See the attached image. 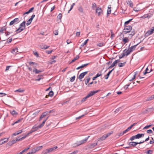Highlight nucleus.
<instances>
[{
    "label": "nucleus",
    "mask_w": 154,
    "mask_h": 154,
    "mask_svg": "<svg viewBox=\"0 0 154 154\" xmlns=\"http://www.w3.org/2000/svg\"><path fill=\"white\" fill-rule=\"evenodd\" d=\"M133 49H128L127 50L126 49L123 51L122 53L120 54L119 55V57L120 59L122 58L124 56H127L129 55L131 52L132 51Z\"/></svg>",
    "instance_id": "nucleus-1"
},
{
    "label": "nucleus",
    "mask_w": 154,
    "mask_h": 154,
    "mask_svg": "<svg viewBox=\"0 0 154 154\" xmlns=\"http://www.w3.org/2000/svg\"><path fill=\"white\" fill-rule=\"evenodd\" d=\"M25 24L26 22L24 21L20 24L19 28L15 31L16 33L20 32L25 29L26 27Z\"/></svg>",
    "instance_id": "nucleus-2"
},
{
    "label": "nucleus",
    "mask_w": 154,
    "mask_h": 154,
    "mask_svg": "<svg viewBox=\"0 0 154 154\" xmlns=\"http://www.w3.org/2000/svg\"><path fill=\"white\" fill-rule=\"evenodd\" d=\"M100 91V90H97L95 91H91L84 98H83L81 100V102H84L89 97H90L94 95L95 94L97 93L98 92Z\"/></svg>",
    "instance_id": "nucleus-3"
},
{
    "label": "nucleus",
    "mask_w": 154,
    "mask_h": 154,
    "mask_svg": "<svg viewBox=\"0 0 154 154\" xmlns=\"http://www.w3.org/2000/svg\"><path fill=\"white\" fill-rule=\"evenodd\" d=\"M39 128H40L38 127V126H36V125H35L34 126L32 127V129L30 130L29 132L24 136V138H26L30 134L36 131Z\"/></svg>",
    "instance_id": "nucleus-4"
},
{
    "label": "nucleus",
    "mask_w": 154,
    "mask_h": 154,
    "mask_svg": "<svg viewBox=\"0 0 154 154\" xmlns=\"http://www.w3.org/2000/svg\"><path fill=\"white\" fill-rule=\"evenodd\" d=\"M57 148V146L53 147L50 148L46 149L44 150L42 152L43 154H47V153L51 152L55 150V149Z\"/></svg>",
    "instance_id": "nucleus-5"
},
{
    "label": "nucleus",
    "mask_w": 154,
    "mask_h": 154,
    "mask_svg": "<svg viewBox=\"0 0 154 154\" xmlns=\"http://www.w3.org/2000/svg\"><path fill=\"white\" fill-rule=\"evenodd\" d=\"M132 29V27L131 26H124V29H123L122 32H125L126 33H129Z\"/></svg>",
    "instance_id": "nucleus-6"
},
{
    "label": "nucleus",
    "mask_w": 154,
    "mask_h": 154,
    "mask_svg": "<svg viewBox=\"0 0 154 154\" xmlns=\"http://www.w3.org/2000/svg\"><path fill=\"white\" fill-rule=\"evenodd\" d=\"M20 22L19 19L18 18L14 19L13 20L11 21L9 25L10 26L14 24H17Z\"/></svg>",
    "instance_id": "nucleus-7"
},
{
    "label": "nucleus",
    "mask_w": 154,
    "mask_h": 154,
    "mask_svg": "<svg viewBox=\"0 0 154 154\" xmlns=\"http://www.w3.org/2000/svg\"><path fill=\"white\" fill-rule=\"evenodd\" d=\"M89 137L90 136H88V137L86 138L85 139L79 141L78 142V146L81 145L85 143Z\"/></svg>",
    "instance_id": "nucleus-8"
},
{
    "label": "nucleus",
    "mask_w": 154,
    "mask_h": 154,
    "mask_svg": "<svg viewBox=\"0 0 154 154\" xmlns=\"http://www.w3.org/2000/svg\"><path fill=\"white\" fill-rule=\"evenodd\" d=\"M113 132L112 131L111 132L107 133L106 134L103 135L100 138V139L102 140H104L105 139L109 136L111 134H112Z\"/></svg>",
    "instance_id": "nucleus-9"
},
{
    "label": "nucleus",
    "mask_w": 154,
    "mask_h": 154,
    "mask_svg": "<svg viewBox=\"0 0 154 154\" xmlns=\"http://www.w3.org/2000/svg\"><path fill=\"white\" fill-rule=\"evenodd\" d=\"M35 16V15L34 14H33L31 16L30 19H29V20L27 22V23H26V25L27 26H28L31 24Z\"/></svg>",
    "instance_id": "nucleus-10"
},
{
    "label": "nucleus",
    "mask_w": 154,
    "mask_h": 154,
    "mask_svg": "<svg viewBox=\"0 0 154 154\" xmlns=\"http://www.w3.org/2000/svg\"><path fill=\"white\" fill-rule=\"evenodd\" d=\"M96 13H98V16H100L102 14L103 11L101 8L99 7H98L96 8Z\"/></svg>",
    "instance_id": "nucleus-11"
},
{
    "label": "nucleus",
    "mask_w": 154,
    "mask_h": 154,
    "mask_svg": "<svg viewBox=\"0 0 154 154\" xmlns=\"http://www.w3.org/2000/svg\"><path fill=\"white\" fill-rule=\"evenodd\" d=\"M11 52L13 54H18L19 53H21L22 51H18V49H12V50L11 51Z\"/></svg>",
    "instance_id": "nucleus-12"
},
{
    "label": "nucleus",
    "mask_w": 154,
    "mask_h": 154,
    "mask_svg": "<svg viewBox=\"0 0 154 154\" xmlns=\"http://www.w3.org/2000/svg\"><path fill=\"white\" fill-rule=\"evenodd\" d=\"M88 71H86L81 73L79 76V79H82L84 77V76L88 73Z\"/></svg>",
    "instance_id": "nucleus-13"
},
{
    "label": "nucleus",
    "mask_w": 154,
    "mask_h": 154,
    "mask_svg": "<svg viewBox=\"0 0 154 154\" xmlns=\"http://www.w3.org/2000/svg\"><path fill=\"white\" fill-rule=\"evenodd\" d=\"M24 136L23 137H22L20 138V139H16L15 140H12L11 141V142H12V143L13 144L15 143L17 141H20V140H22L24 139H25V138H24Z\"/></svg>",
    "instance_id": "nucleus-14"
},
{
    "label": "nucleus",
    "mask_w": 154,
    "mask_h": 154,
    "mask_svg": "<svg viewBox=\"0 0 154 154\" xmlns=\"http://www.w3.org/2000/svg\"><path fill=\"white\" fill-rule=\"evenodd\" d=\"M47 116H48V115L46 112H43L40 118L39 119V121H41L43 118H45Z\"/></svg>",
    "instance_id": "nucleus-15"
},
{
    "label": "nucleus",
    "mask_w": 154,
    "mask_h": 154,
    "mask_svg": "<svg viewBox=\"0 0 154 154\" xmlns=\"http://www.w3.org/2000/svg\"><path fill=\"white\" fill-rule=\"evenodd\" d=\"M49 117V116H48L47 118L45 119L42 122V123L40 125H38V127L40 128H42L44 125V124H45V122L48 119V117Z\"/></svg>",
    "instance_id": "nucleus-16"
},
{
    "label": "nucleus",
    "mask_w": 154,
    "mask_h": 154,
    "mask_svg": "<svg viewBox=\"0 0 154 154\" xmlns=\"http://www.w3.org/2000/svg\"><path fill=\"white\" fill-rule=\"evenodd\" d=\"M126 63V61L124 62L123 63L119 62L118 64V66L120 67H123L125 66V64Z\"/></svg>",
    "instance_id": "nucleus-17"
},
{
    "label": "nucleus",
    "mask_w": 154,
    "mask_h": 154,
    "mask_svg": "<svg viewBox=\"0 0 154 154\" xmlns=\"http://www.w3.org/2000/svg\"><path fill=\"white\" fill-rule=\"evenodd\" d=\"M138 143L136 142H131L129 143L128 144L130 146H135L137 144H138Z\"/></svg>",
    "instance_id": "nucleus-18"
},
{
    "label": "nucleus",
    "mask_w": 154,
    "mask_h": 154,
    "mask_svg": "<svg viewBox=\"0 0 154 154\" xmlns=\"http://www.w3.org/2000/svg\"><path fill=\"white\" fill-rule=\"evenodd\" d=\"M114 70V68L112 70H111V71H109L108 73L105 76V79H108L110 74H111V73L112 72V71Z\"/></svg>",
    "instance_id": "nucleus-19"
},
{
    "label": "nucleus",
    "mask_w": 154,
    "mask_h": 154,
    "mask_svg": "<svg viewBox=\"0 0 154 154\" xmlns=\"http://www.w3.org/2000/svg\"><path fill=\"white\" fill-rule=\"evenodd\" d=\"M10 113L13 116H16L18 114L17 112L16 111L14 110H13V111H10Z\"/></svg>",
    "instance_id": "nucleus-20"
},
{
    "label": "nucleus",
    "mask_w": 154,
    "mask_h": 154,
    "mask_svg": "<svg viewBox=\"0 0 154 154\" xmlns=\"http://www.w3.org/2000/svg\"><path fill=\"white\" fill-rule=\"evenodd\" d=\"M127 3L132 8L133 7V5L131 0H128V1L127 2Z\"/></svg>",
    "instance_id": "nucleus-21"
},
{
    "label": "nucleus",
    "mask_w": 154,
    "mask_h": 154,
    "mask_svg": "<svg viewBox=\"0 0 154 154\" xmlns=\"http://www.w3.org/2000/svg\"><path fill=\"white\" fill-rule=\"evenodd\" d=\"M144 136V134H138L136 135H135L136 139H139L141 138L142 137H143Z\"/></svg>",
    "instance_id": "nucleus-22"
},
{
    "label": "nucleus",
    "mask_w": 154,
    "mask_h": 154,
    "mask_svg": "<svg viewBox=\"0 0 154 154\" xmlns=\"http://www.w3.org/2000/svg\"><path fill=\"white\" fill-rule=\"evenodd\" d=\"M42 70H38L36 68H35L33 70V72H34L35 74L39 73L40 72H42Z\"/></svg>",
    "instance_id": "nucleus-23"
},
{
    "label": "nucleus",
    "mask_w": 154,
    "mask_h": 154,
    "mask_svg": "<svg viewBox=\"0 0 154 154\" xmlns=\"http://www.w3.org/2000/svg\"><path fill=\"white\" fill-rule=\"evenodd\" d=\"M43 75H38V76L37 77V79H35L36 81H39L41 79H43Z\"/></svg>",
    "instance_id": "nucleus-24"
},
{
    "label": "nucleus",
    "mask_w": 154,
    "mask_h": 154,
    "mask_svg": "<svg viewBox=\"0 0 154 154\" xmlns=\"http://www.w3.org/2000/svg\"><path fill=\"white\" fill-rule=\"evenodd\" d=\"M128 41L129 39L127 37H125L122 39V41L125 44L128 42Z\"/></svg>",
    "instance_id": "nucleus-25"
},
{
    "label": "nucleus",
    "mask_w": 154,
    "mask_h": 154,
    "mask_svg": "<svg viewBox=\"0 0 154 154\" xmlns=\"http://www.w3.org/2000/svg\"><path fill=\"white\" fill-rule=\"evenodd\" d=\"M137 45H138V44L137 45H134L133 46H131V47H130V44H128V46L126 47V48H135Z\"/></svg>",
    "instance_id": "nucleus-26"
},
{
    "label": "nucleus",
    "mask_w": 154,
    "mask_h": 154,
    "mask_svg": "<svg viewBox=\"0 0 154 154\" xmlns=\"http://www.w3.org/2000/svg\"><path fill=\"white\" fill-rule=\"evenodd\" d=\"M135 31L133 30H132L131 32V33L129 34V36L131 38L133 36H134L135 33Z\"/></svg>",
    "instance_id": "nucleus-27"
},
{
    "label": "nucleus",
    "mask_w": 154,
    "mask_h": 154,
    "mask_svg": "<svg viewBox=\"0 0 154 154\" xmlns=\"http://www.w3.org/2000/svg\"><path fill=\"white\" fill-rule=\"evenodd\" d=\"M120 61H121V60H120L119 59V60H115L113 62V63H112V64H113V65L115 66L116 65V64L119 62H120Z\"/></svg>",
    "instance_id": "nucleus-28"
},
{
    "label": "nucleus",
    "mask_w": 154,
    "mask_h": 154,
    "mask_svg": "<svg viewBox=\"0 0 154 154\" xmlns=\"http://www.w3.org/2000/svg\"><path fill=\"white\" fill-rule=\"evenodd\" d=\"M149 66L146 69H145V72L143 74L144 75H145L146 74V73H149L150 72H151L152 71V69H151L149 71V72H148V71L149 70V69H148V67H149Z\"/></svg>",
    "instance_id": "nucleus-29"
},
{
    "label": "nucleus",
    "mask_w": 154,
    "mask_h": 154,
    "mask_svg": "<svg viewBox=\"0 0 154 154\" xmlns=\"http://www.w3.org/2000/svg\"><path fill=\"white\" fill-rule=\"evenodd\" d=\"M151 34H152V33L150 32V31L149 30L148 31H147L145 34V37H147L149 35Z\"/></svg>",
    "instance_id": "nucleus-30"
},
{
    "label": "nucleus",
    "mask_w": 154,
    "mask_h": 154,
    "mask_svg": "<svg viewBox=\"0 0 154 154\" xmlns=\"http://www.w3.org/2000/svg\"><path fill=\"white\" fill-rule=\"evenodd\" d=\"M4 140H6V141H2V144H3L5 143L8 142V138H5L3 139H2L0 140V141H3Z\"/></svg>",
    "instance_id": "nucleus-31"
},
{
    "label": "nucleus",
    "mask_w": 154,
    "mask_h": 154,
    "mask_svg": "<svg viewBox=\"0 0 154 154\" xmlns=\"http://www.w3.org/2000/svg\"><path fill=\"white\" fill-rule=\"evenodd\" d=\"M88 64H89L88 63H87V64H85L82 65L81 66H80L79 67H78V69H80L81 68H83V67H85L86 66H87Z\"/></svg>",
    "instance_id": "nucleus-32"
},
{
    "label": "nucleus",
    "mask_w": 154,
    "mask_h": 154,
    "mask_svg": "<svg viewBox=\"0 0 154 154\" xmlns=\"http://www.w3.org/2000/svg\"><path fill=\"white\" fill-rule=\"evenodd\" d=\"M133 19H130L128 20L125 22V23L124 24V26H127L126 25L129 24V23Z\"/></svg>",
    "instance_id": "nucleus-33"
},
{
    "label": "nucleus",
    "mask_w": 154,
    "mask_h": 154,
    "mask_svg": "<svg viewBox=\"0 0 154 154\" xmlns=\"http://www.w3.org/2000/svg\"><path fill=\"white\" fill-rule=\"evenodd\" d=\"M105 45V44L104 43H99L97 44V45L100 47H101Z\"/></svg>",
    "instance_id": "nucleus-34"
},
{
    "label": "nucleus",
    "mask_w": 154,
    "mask_h": 154,
    "mask_svg": "<svg viewBox=\"0 0 154 154\" xmlns=\"http://www.w3.org/2000/svg\"><path fill=\"white\" fill-rule=\"evenodd\" d=\"M108 9L107 11V14H111V7H108Z\"/></svg>",
    "instance_id": "nucleus-35"
},
{
    "label": "nucleus",
    "mask_w": 154,
    "mask_h": 154,
    "mask_svg": "<svg viewBox=\"0 0 154 154\" xmlns=\"http://www.w3.org/2000/svg\"><path fill=\"white\" fill-rule=\"evenodd\" d=\"M90 78L88 77L86 79V80H85V84L86 85H87L88 83V82L90 81Z\"/></svg>",
    "instance_id": "nucleus-36"
},
{
    "label": "nucleus",
    "mask_w": 154,
    "mask_h": 154,
    "mask_svg": "<svg viewBox=\"0 0 154 154\" xmlns=\"http://www.w3.org/2000/svg\"><path fill=\"white\" fill-rule=\"evenodd\" d=\"M88 39H87L81 45V46L82 47L84 45H85L88 42Z\"/></svg>",
    "instance_id": "nucleus-37"
},
{
    "label": "nucleus",
    "mask_w": 154,
    "mask_h": 154,
    "mask_svg": "<svg viewBox=\"0 0 154 154\" xmlns=\"http://www.w3.org/2000/svg\"><path fill=\"white\" fill-rule=\"evenodd\" d=\"M47 115H48L49 114V113L51 112H54V110H50L48 111H47L45 112Z\"/></svg>",
    "instance_id": "nucleus-38"
},
{
    "label": "nucleus",
    "mask_w": 154,
    "mask_h": 154,
    "mask_svg": "<svg viewBox=\"0 0 154 154\" xmlns=\"http://www.w3.org/2000/svg\"><path fill=\"white\" fill-rule=\"evenodd\" d=\"M131 129L129 127H128L126 130H125L124 131H123V132L124 133V134L127 132L128 131H129V130H130Z\"/></svg>",
    "instance_id": "nucleus-39"
},
{
    "label": "nucleus",
    "mask_w": 154,
    "mask_h": 154,
    "mask_svg": "<svg viewBox=\"0 0 154 154\" xmlns=\"http://www.w3.org/2000/svg\"><path fill=\"white\" fill-rule=\"evenodd\" d=\"M102 72H99L98 73L97 75H96V77H98L100 76L101 75H102Z\"/></svg>",
    "instance_id": "nucleus-40"
},
{
    "label": "nucleus",
    "mask_w": 154,
    "mask_h": 154,
    "mask_svg": "<svg viewBox=\"0 0 154 154\" xmlns=\"http://www.w3.org/2000/svg\"><path fill=\"white\" fill-rule=\"evenodd\" d=\"M28 63H29V65H32V66H34V65H37V64L36 63H35V62H29Z\"/></svg>",
    "instance_id": "nucleus-41"
},
{
    "label": "nucleus",
    "mask_w": 154,
    "mask_h": 154,
    "mask_svg": "<svg viewBox=\"0 0 154 154\" xmlns=\"http://www.w3.org/2000/svg\"><path fill=\"white\" fill-rule=\"evenodd\" d=\"M54 94V92L52 91H51L48 93V95L51 97H52Z\"/></svg>",
    "instance_id": "nucleus-42"
},
{
    "label": "nucleus",
    "mask_w": 154,
    "mask_h": 154,
    "mask_svg": "<svg viewBox=\"0 0 154 154\" xmlns=\"http://www.w3.org/2000/svg\"><path fill=\"white\" fill-rule=\"evenodd\" d=\"M62 14L61 13H60L58 15V16L57 17V18L58 19L60 20H61V19L62 18Z\"/></svg>",
    "instance_id": "nucleus-43"
},
{
    "label": "nucleus",
    "mask_w": 154,
    "mask_h": 154,
    "mask_svg": "<svg viewBox=\"0 0 154 154\" xmlns=\"http://www.w3.org/2000/svg\"><path fill=\"white\" fill-rule=\"evenodd\" d=\"M56 62V61L54 60H50L49 61V63L50 64H52Z\"/></svg>",
    "instance_id": "nucleus-44"
},
{
    "label": "nucleus",
    "mask_w": 154,
    "mask_h": 154,
    "mask_svg": "<svg viewBox=\"0 0 154 154\" xmlns=\"http://www.w3.org/2000/svg\"><path fill=\"white\" fill-rule=\"evenodd\" d=\"M96 5L95 3L92 4V8L93 9H95V8H96Z\"/></svg>",
    "instance_id": "nucleus-45"
},
{
    "label": "nucleus",
    "mask_w": 154,
    "mask_h": 154,
    "mask_svg": "<svg viewBox=\"0 0 154 154\" xmlns=\"http://www.w3.org/2000/svg\"><path fill=\"white\" fill-rule=\"evenodd\" d=\"M24 91V90H22L20 88H19L15 91V92L18 91L20 92H23Z\"/></svg>",
    "instance_id": "nucleus-46"
},
{
    "label": "nucleus",
    "mask_w": 154,
    "mask_h": 154,
    "mask_svg": "<svg viewBox=\"0 0 154 154\" xmlns=\"http://www.w3.org/2000/svg\"><path fill=\"white\" fill-rule=\"evenodd\" d=\"M75 76H73V77H72L70 78V81L71 82H73L74 81L75 79Z\"/></svg>",
    "instance_id": "nucleus-47"
},
{
    "label": "nucleus",
    "mask_w": 154,
    "mask_h": 154,
    "mask_svg": "<svg viewBox=\"0 0 154 154\" xmlns=\"http://www.w3.org/2000/svg\"><path fill=\"white\" fill-rule=\"evenodd\" d=\"M135 139H136V137L135 135H134V136H133L131 137L130 138V140H131L132 141Z\"/></svg>",
    "instance_id": "nucleus-48"
},
{
    "label": "nucleus",
    "mask_w": 154,
    "mask_h": 154,
    "mask_svg": "<svg viewBox=\"0 0 154 154\" xmlns=\"http://www.w3.org/2000/svg\"><path fill=\"white\" fill-rule=\"evenodd\" d=\"M136 73H135L134 74V75L133 77L130 80V81H131L133 80L136 77Z\"/></svg>",
    "instance_id": "nucleus-49"
},
{
    "label": "nucleus",
    "mask_w": 154,
    "mask_h": 154,
    "mask_svg": "<svg viewBox=\"0 0 154 154\" xmlns=\"http://www.w3.org/2000/svg\"><path fill=\"white\" fill-rule=\"evenodd\" d=\"M152 153V151L151 150H148L146 152L147 154H151Z\"/></svg>",
    "instance_id": "nucleus-50"
},
{
    "label": "nucleus",
    "mask_w": 154,
    "mask_h": 154,
    "mask_svg": "<svg viewBox=\"0 0 154 154\" xmlns=\"http://www.w3.org/2000/svg\"><path fill=\"white\" fill-rule=\"evenodd\" d=\"M54 33L55 35H57L58 34V32L57 30H56L54 31Z\"/></svg>",
    "instance_id": "nucleus-51"
},
{
    "label": "nucleus",
    "mask_w": 154,
    "mask_h": 154,
    "mask_svg": "<svg viewBox=\"0 0 154 154\" xmlns=\"http://www.w3.org/2000/svg\"><path fill=\"white\" fill-rule=\"evenodd\" d=\"M75 5V3H73L72 4V5L71 6V8L68 11V13H69V11L71 10V9L72 8L73 6Z\"/></svg>",
    "instance_id": "nucleus-52"
},
{
    "label": "nucleus",
    "mask_w": 154,
    "mask_h": 154,
    "mask_svg": "<svg viewBox=\"0 0 154 154\" xmlns=\"http://www.w3.org/2000/svg\"><path fill=\"white\" fill-rule=\"evenodd\" d=\"M33 53H34V55L35 56H36V57H39V55H38V54L37 52H34Z\"/></svg>",
    "instance_id": "nucleus-53"
},
{
    "label": "nucleus",
    "mask_w": 154,
    "mask_h": 154,
    "mask_svg": "<svg viewBox=\"0 0 154 154\" xmlns=\"http://www.w3.org/2000/svg\"><path fill=\"white\" fill-rule=\"evenodd\" d=\"M151 126V125H147V126H145L143 128V129L144 130V129H146L147 128H148L150 127Z\"/></svg>",
    "instance_id": "nucleus-54"
},
{
    "label": "nucleus",
    "mask_w": 154,
    "mask_h": 154,
    "mask_svg": "<svg viewBox=\"0 0 154 154\" xmlns=\"http://www.w3.org/2000/svg\"><path fill=\"white\" fill-rule=\"evenodd\" d=\"M153 99H154V98H153L152 96H152H151V97H149V98L147 100V101L150 100H153Z\"/></svg>",
    "instance_id": "nucleus-55"
},
{
    "label": "nucleus",
    "mask_w": 154,
    "mask_h": 154,
    "mask_svg": "<svg viewBox=\"0 0 154 154\" xmlns=\"http://www.w3.org/2000/svg\"><path fill=\"white\" fill-rule=\"evenodd\" d=\"M77 59V56H76L73 60H72V61L69 63H71L74 62L75 61V60H76Z\"/></svg>",
    "instance_id": "nucleus-56"
},
{
    "label": "nucleus",
    "mask_w": 154,
    "mask_h": 154,
    "mask_svg": "<svg viewBox=\"0 0 154 154\" xmlns=\"http://www.w3.org/2000/svg\"><path fill=\"white\" fill-rule=\"evenodd\" d=\"M147 132L148 133L150 134V133H153V132H152V131L151 130L149 129V130H147Z\"/></svg>",
    "instance_id": "nucleus-57"
},
{
    "label": "nucleus",
    "mask_w": 154,
    "mask_h": 154,
    "mask_svg": "<svg viewBox=\"0 0 154 154\" xmlns=\"http://www.w3.org/2000/svg\"><path fill=\"white\" fill-rule=\"evenodd\" d=\"M11 66H7L6 67V69L5 70V71H6L9 70L10 67H11Z\"/></svg>",
    "instance_id": "nucleus-58"
},
{
    "label": "nucleus",
    "mask_w": 154,
    "mask_h": 154,
    "mask_svg": "<svg viewBox=\"0 0 154 154\" xmlns=\"http://www.w3.org/2000/svg\"><path fill=\"white\" fill-rule=\"evenodd\" d=\"M53 51H46V53L48 54H49L51 53Z\"/></svg>",
    "instance_id": "nucleus-59"
},
{
    "label": "nucleus",
    "mask_w": 154,
    "mask_h": 154,
    "mask_svg": "<svg viewBox=\"0 0 154 154\" xmlns=\"http://www.w3.org/2000/svg\"><path fill=\"white\" fill-rule=\"evenodd\" d=\"M130 84H128L126 85H125L124 87V88L125 89H126L128 88V87L129 86Z\"/></svg>",
    "instance_id": "nucleus-60"
},
{
    "label": "nucleus",
    "mask_w": 154,
    "mask_h": 154,
    "mask_svg": "<svg viewBox=\"0 0 154 154\" xmlns=\"http://www.w3.org/2000/svg\"><path fill=\"white\" fill-rule=\"evenodd\" d=\"M42 146H38V147H37L36 150H38L41 149V148H42Z\"/></svg>",
    "instance_id": "nucleus-61"
},
{
    "label": "nucleus",
    "mask_w": 154,
    "mask_h": 154,
    "mask_svg": "<svg viewBox=\"0 0 154 154\" xmlns=\"http://www.w3.org/2000/svg\"><path fill=\"white\" fill-rule=\"evenodd\" d=\"M150 32L152 33L154 31V26L152 27L150 30H149Z\"/></svg>",
    "instance_id": "nucleus-62"
},
{
    "label": "nucleus",
    "mask_w": 154,
    "mask_h": 154,
    "mask_svg": "<svg viewBox=\"0 0 154 154\" xmlns=\"http://www.w3.org/2000/svg\"><path fill=\"white\" fill-rule=\"evenodd\" d=\"M34 9V7H32V8H31L29 11V13H30L31 12H32V11Z\"/></svg>",
    "instance_id": "nucleus-63"
},
{
    "label": "nucleus",
    "mask_w": 154,
    "mask_h": 154,
    "mask_svg": "<svg viewBox=\"0 0 154 154\" xmlns=\"http://www.w3.org/2000/svg\"><path fill=\"white\" fill-rule=\"evenodd\" d=\"M79 10L81 12H83V9L81 7L79 8Z\"/></svg>",
    "instance_id": "nucleus-64"
}]
</instances>
